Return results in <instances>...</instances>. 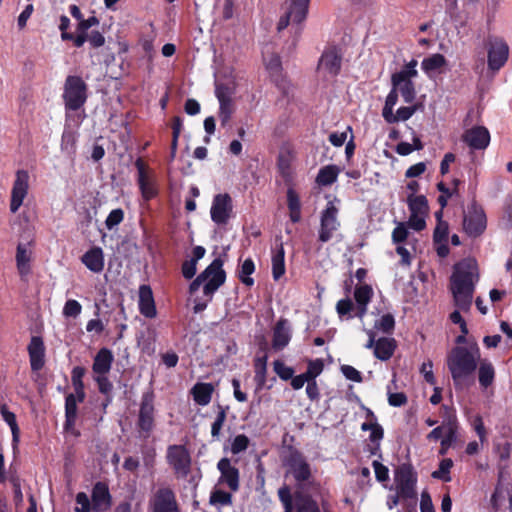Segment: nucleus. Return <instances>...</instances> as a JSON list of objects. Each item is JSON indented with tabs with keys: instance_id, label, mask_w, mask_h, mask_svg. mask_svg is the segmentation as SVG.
<instances>
[{
	"instance_id": "nucleus-56",
	"label": "nucleus",
	"mask_w": 512,
	"mask_h": 512,
	"mask_svg": "<svg viewBox=\"0 0 512 512\" xmlns=\"http://www.w3.org/2000/svg\"><path fill=\"white\" fill-rule=\"evenodd\" d=\"M82 311V306L77 300L70 299L68 300L63 308V314L66 317L76 318L80 315Z\"/></svg>"
},
{
	"instance_id": "nucleus-35",
	"label": "nucleus",
	"mask_w": 512,
	"mask_h": 512,
	"mask_svg": "<svg viewBox=\"0 0 512 512\" xmlns=\"http://www.w3.org/2000/svg\"><path fill=\"white\" fill-rule=\"evenodd\" d=\"M395 347L394 339L380 338L376 341L374 355L376 358L386 361L393 355Z\"/></svg>"
},
{
	"instance_id": "nucleus-45",
	"label": "nucleus",
	"mask_w": 512,
	"mask_h": 512,
	"mask_svg": "<svg viewBox=\"0 0 512 512\" xmlns=\"http://www.w3.org/2000/svg\"><path fill=\"white\" fill-rule=\"evenodd\" d=\"M423 145L419 139V137H413V145L408 142H400L397 144L395 151L401 156H407L411 154L414 150H421Z\"/></svg>"
},
{
	"instance_id": "nucleus-59",
	"label": "nucleus",
	"mask_w": 512,
	"mask_h": 512,
	"mask_svg": "<svg viewBox=\"0 0 512 512\" xmlns=\"http://www.w3.org/2000/svg\"><path fill=\"white\" fill-rule=\"evenodd\" d=\"M78 397L76 393L69 394L66 396L65 401V416H69L70 418H76L77 416V403Z\"/></svg>"
},
{
	"instance_id": "nucleus-42",
	"label": "nucleus",
	"mask_w": 512,
	"mask_h": 512,
	"mask_svg": "<svg viewBox=\"0 0 512 512\" xmlns=\"http://www.w3.org/2000/svg\"><path fill=\"white\" fill-rule=\"evenodd\" d=\"M408 207L411 213L413 214H422L426 215L428 212V203L427 199L423 195L413 196L410 195L407 199Z\"/></svg>"
},
{
	"instance_id": "nucleus-47",
	"label": "nucleus",
	"mask_w": 512,
	"mask_h": 512,
	"mask_svg": "<svg viewBox=\"0 0 512 512\" xmlns=\"http://www.w3.org/2000/svg\"><path fill=\"white\" fill-rule=\"evenodd\" d=\"M94 380L98 384L99 391L102 394L106 395V397H107V403L104 405L106 407L107 404L111 400L110 395H111V392L113 390V385L109 381V379L106 377V375H97V376L94 377Z\"/></svg>"
},
{
	"instance_id": "nucleus-12",
	"label": "nucleus",
	"mask_w": 512,
	"mask_h": 512,
	"mask_svg": "<svg viewBox=\"0 0 512 512\" xmlns=\"http://www.w3.org/2000/svg\"><path fill=\"white\" fill-rule=\"evenodd\" d=\"M168 463L179 477H186L190 472L191 458L184 446L172 445L167 449Z\"/></svg>"
},
{
	"instance_id": "nucleus-7",
	"label": "nucleus",
	"mask_w": 512,
	"mask_h": 512,
	"mask_svg": "<svg viewBox=\"0 0 512 512\" xmlns=\"http://www.w3.org/2000/svg\"><path fill=\"white\" fill-rule=\"evenodd\" d=\"M63 99L67 110H79L87 99L86 83L78 76H68L64 84Z\"/></svg>"
},
{
	"instance_id": "nucleus-32",
	"label": "nucleus",
	"mask_w": 512,
	"mask_h": 512,
	"mask_svg": "<svg viewBox=\"0 0 512 512\" xmlns=\"http://www.w3.org/2000/svg\"><path fill=\"white\" fill-rule=\"evenodd\" d=\"M294 159V154L290 146L284 145L281 147L278 156V169L284 178L291 176V164Z\"/></svg>"
},
{
	"instance_id": "nucleus-44",
	"label": "nucleus",
	"mask_w": 512,
	"mask_h": 512,
	"mask_svg": "<svg viewBox=\"0 0 512 512\" xmlns=\"http://www.w3.org/2000/svg\"><path fill=\"white\" fill-rule=\"evenodd\" d=\"M255 265L252 259H246L240 268L239 278L243 284L246 286H252L254 284L253 278L250 275L254 272Z\"/></svg>"
},
{
	"instance_id": "nucleus-60",
	"label": "nucleus",
	"mask_w": 512,
	"mask_h": 512,
	"mask_svg": "<svg viewBox=\"0 0 512 512\" xmlns=\"http://www.w3.org/2000/svg\"><path fill=\"white\" fill-rule=\"evenodd\" d=\"M341 372L348 380H351V381H354L357 383L362 382L361 373L357 369H355L353 366L342 365Z\"/></svg>"
},
{
	"instance_id": "nucleus-37",
	"label": "nucleus",
	"mask_w": 512,
	"mask_h": 512,
	"mask_svg": "<svg viewBox=\"0 0 512 512\" xmlns=\"http://www.w3.org/2000/svg\"><path fill=\"white\" fill-rule=\"evenodd\" d=\"M494 378L495 370L493 365L486 360L481 361L478 370V379L481 387H489L493 383Z\"/></svg>"
},
{
	"instance_id": "nucleus-24",
	"label": "nucleus",
	"mask_w": 512,
	"mask_h": 512,
	"mask_svg": "<svg viewBox=\"0 0 512 512\" xmlns=\"http://www.w3.org/2000/svg\"><path fill=\"white\" fill-rule=\"evenodd\" d=\"M462 140L473 150H483L490 143L489 130H465Z\"/></svg>"
},
{
	"instance_id": "nucleus-2",
	"label": "nucleus",
	"mask_w": 512,
	"mask_h": 512,
	"mask_svg": "<svg viewBox=\"0 0 512 512\" xmlns=\"http://www.w3.org/2000/svg\"><path fill=\"white\" fill-rule=\"evenodd\" d=\"M479 359L480 350L477 345L457 346L452 349L447 366L457 388L467 386L473 381Z\"/></svg>"
},
{
	"instance_id": "nucleus-27",
	"label": "nucleus",
	"mask_w": 512,
	"mask_h": 512,
	"mask_svg": "<svg viewBox=\"0 0 512 512\" xmlns=\"http://www.w3.org/2000/svg\"><path fill=\"white\" fill-rule=\"evenodd\" d=\"M373 296V290L369 285H361L355 288L354 298L357 303L355 316L363 319L367 312V305Z\"/></svg>"
},
{
	"instance_id": "nucleus-58",
	"label": "nucleus",
	"mask_w": 512,
	"mask_h": 512,
	"mask_svg": "<svg viewBox=\"0 0 512 512\" xmlns=\"http://www.w3.org/2000/svg\"><path fill=\"white\" fill-rule=\"evenodd\" d=\"M395 320L393 315L385 314L376 323L375 328L382 330L385 333H389L394 329Z\"/></svg>"
},
{
	"instance_id": "nucleus-17",
	"label": "nucleus",
	"mask_w": 512,
	"mask_h": 512,
	"mask_svg": "<svg viewBox=\"0 0 512 512\" xmlns=\"http://www.w3.org/2000/svg\"><path fill=\"white\" fill-rule=\"evenodd\" d=\"M29 188V174L25 170H18L16 179L13 184L11 192L10 210L16 213L23 203L24 198L28 193Z\"/></svg>"
},
{
	"instance_id": "nucleus-25",
	"label": "nucleus",
	"mask_w": 512,
	"mask_h": 512,
	"mask_svg": "<svg viewBox=\"0 0 512 512\" xmlns=\"http://www.w3.org/2000/svg\"><path fill=\"white\" fill-rule=\"evenodd\" d=\"M139 310L147 318H154L156 316L153 292L149 285H141L139 287Z\"/></svg>"
},
{
	"instance_id": "nucleus-48",
	"label": "nucleus",
	"mask_w": 512,
	"mask_h": 512,
	"mask_svg": "<svg viewBox=\"0 0 512 512\" xmlns=\"http://www.w3.org/2000/svg\"><path fill=\"white\" fill-rule=\"evenodd\" d=\"M452 466L453 462L451 459H443L440 462L439 469L432 473V477L436 479H442L446 482L450 481L451 478L448 476V474Z\"/></svg>"
},
{
	"instance_id": "nucleus-51",
	"label": "nucleus",
	"mask_w": 512,
	"mask_h": 512,
	"mask_svg": "<svg viewBox=\"0 0 512 512\" xmlns=\"http://www.w3.org/2000/svg\"><path fill=\"white\" fill-rule=\"evenodd\" d=\"M250 440L244 434L237 435L231 443V452L234 455H237L243 451H245L249 446Z\"/></svg>"
},
{
	"instance_id": "nucleus-23",
	"label": "nucleus",
	"mask_w": 512,
	"mask_h": 512,
	"mask_svg": "<svg viewBox=\"0 0 512 512\" xmlns=\"http://www.w3.org/2000/svg\"><path fill=\"white\" fill-rule=\"evenodd\" d=\"M266 67L269 70L271 76L274 78L277 86L282 91L283 95L286 97L293 96L294 87L284 79L278 81V77L280 76L279 73L281 70L280 57L278 55H272L269 60L266 61Z\"/></svg>"
},
{
	"instance_id": "nucleus-28",
	"label": "nucleus",
	"mask_w": 512,
	"mask_h": 512,
	"mask_svg": "<svg viewBox=\"0 0 512 512\" xmlns=\"http://www.w3.org/2000/svg\"><path fill=\"white\" fill-rule=\"evenodd\" d=\"M113 354L107 348H101L96 356L92 365L93 372L97 375H106L112 366Z\"/></svg>"
},
{
	"instance_id": "nucleus-1",
	"label": "nucleus",
	"mask_w": 512,
	"mask_h": 512,
	"mask_svg": "<svg viewBox=\"0 0 512 512\" xmlns=\"http://www.w3.org/2000/svg\"><path fill=\"white\" fill-rule=\"evenodd\" d=\"M478 279L477 265L473 260L466 259L455 265L451 276V292L454 304L459 310H470Z\"/></svg>"
},
{
	"instance_id": "nucleus-11",
	"label": "nucleus",
	"mask_w": 512,
	"mask_h": 512,
	"mask_svg": "<svg viewBox=\"0 0 512 512\" xmlns=\"http://www.w3.org/2000/svg\"><path fill=\"white\" fill-rule=\"evenodd\" d=\"M398 100V92L393 88L388 94L383 108V117L388 123H396L409 119L416 110V106L400 107L394 113V107Z\"/></svg>"
},
{
	"instance_id": "nucleus-20",
	"label": "nucleus",
	"mask_w": 512,
	"mask_h": 512,
	"mask_svg": "<svg viewBox=\"0 0 512 512\" xmlns=\"http://www.w3.org/2000/svg\"><path fill=\"white\" fill-rule=\"evenodd\" d=\"M221 473L220 481L225 483L229 489L236 492L239 489V470L231 464L228 458H222L217 464Z\"/></svg>"
},
{
	"instance_id": "nucleus-52",
	"label": "nucleus",
	"mask_w": 512,
	"mask_h": 512,
	"mask_svg": "<svg viewBox=\"0 0 512 512\" xmlns=\"http://www.w3.org/2000/svg\"><path fill=\"white\" fill-rule=\"evenodd\" d=\"M354 310H356V308L354 307V304L350 299H341L336 304V311L339 317L341 318L346 315L348 316L347 319L352 318L353 315L351 314V312Z\"/></svg>"
},
{
	"instance_id": "nucleus-64",
	"label": "nucleus",
	"mask_w": 512,
	"mask_h": 512,
	"mask_svg": "<svg viewBox=\"0 0 512 512\" xmlns=\"http://www.w3.org/2000/svg\"><path fill=\"white\" fill-rule=\"evenodd\" d=\"M420 512H435L431 496L427 491L421 494Z\"/></svg>"
},
{
	"instance_id": "nucleus-21",
	"label": "nucleus",
	"mask_w": 512,
	"mask_h": 512,
	"mask_svg": "<svg viewBox=\"0 0 512 512\" xmlns=\"http://www.w3.org/2000/svg\"><path fill=\"white\" fill-rule=\"evenodd\" d=\"M92 508L98 512L107 511L111 507V495L108 486L103 482H97L92 489Z\"/></svg>"
},
{
	"instance_id": "nucleus-26",
	"label": "nucleus",
	"mask_w": 512,
	"mask_h": 512,
	"mask_svg": "<svg viewBox=\"0 0 512 512\" xmlns=\"http://www.w3.org/2000/svg\"><path fill=\"white\" fill-rule=\"evenodd\" d=\"M44 343L41 337L33 336L28 345L30 364L33 371L41 369L44 365Z\"/></svg>"
},
{
	"instance_id": "nucleus-19",
	"label": "nucleus",
	"mask_w": 512,
	"mask_h": 512,
	"mask_svg": "<svg viewBox=\"0 0 512 512\" xmlns=\"http://www.w3.org/2000/svg\"><path fill=\"white\" fill-rule=\"evenodd\" d=\"M32 243L29 239L25 242L20 241L16 249V266L21 277L27 276L31 271L30 262L32 259Z\"/></svg>"
},
{
	"instance_id": "nucleus-49",
	"label": "nucleus",
	"mask_w": 512,
	"mask_h": 512,
	"mask_svg": "<svg viewBox=\"0 0 512 512\" xmlns=\"http://www.w3.org/2000/svg\"><path fill=\"white\" fill-rule=\"evenodd\" d=\"M226 420V410L219 406V411L214 422L211 425V435L213 438L218 439L220 436L221 429Z\"/></svg>"
},
{
	"instance_id": "nucleus-46",
	"label": "nucleus",
	"mask_w": 512,
	"mask_h": 512,
	"mask_svg": "<svg viewBox=\"0 0 512 512\" xmlns=\"http://www.w3.org/2000/svg\"><path fill=\"white\" fill-rule=\"evenodd\" d=\"M210 504L229 506L232 504V495L223 490H215L210 495Z\"/></svg>"
},
{
	"instance_id": "nucleus-8",
	"label": "nucleus",
	"mask_w": 512,
	"mask_h": 512,
	"mask_svg": "<svg viewBox=\"0 0 512 512\" xmlns=\"http://www.w3.org/2000/svg\"><path fill=\"white\" fill-rule=\"evenodd\" d=\"M395 483L403 499L416 498L417 475L410 464H402L395 470Z\"/></svg>"
},
{
	"instance_id": "nucleus-9",
	"label": "nucleus",
	"mask_w": 512,
	"mask_h": 512,
	"mask_svg": "<svg viewBox=\"0 0 512 512\" xmlns=\"http://www.w3.org/2000/svg\"><path fill=\"white\" fill-rule=\"evenodd\" d=\"M151 512H180L174 491L168 486L159 487L149 500Z\"/></svg>"
},
{
	"instance_id": "nucleus-33",
	"label": "nucleus",
	"mask_w": 512,
	"mask_h": 512,
	"mask_svg": "<svg viewBox=\"0 0 512 512\" xmlns=\"http://www.w3.org/2000/svg\"><path fill=\"white\" fill-rule=\"evenodd\" d=\"M272 275L274 280H279L285 273V250L280 243L272 253Z\"/></svg>"
},
{
	"instance_id": "nucleus-4",
	"label": "nucleus",
	"mask_w": 512,
	"mask_h": 512,
	"mask_svg": "<svg viewBox=\"0 0 512 512\" xmlns=\"http://www.w3.org/2000/svg\"><path fill=\"white\" fill-rule=\"evenodd\" d=\"M223 261L216 258L212 263L190 284V292H196L204 283L203 292L211 296L225 282L226 274L223 270Z\"/></svg>"
},
{
	"instance_id": "nucleus-10",
	"label": "nucleus",
	"mask_w": 512,
	"mask_h": 512,
	"mask_svg": "<svg viewBox=\"0 0 512 512\" xmlns=\"http://www.w3.org/2000/svg\"><path fill=\"white\" fill-rule=\"evenodd\" d=\"M154 394L145 392L141 398L138 427L143 437L147 438L154 427Z\"/></svg>"
},
{
	"instance_id": "nucleus-3",
	"label": "nucleus",
	"mask_w": 512,
	"mask_h": 512,
	"mask_svg": "<svg viewBox=\"0 0 512 512\" xmlns=\"http://www.w3.org/2000/svg\"><path fill=\"white\" fill-rule=\"evenodd\" d=\"M285 466L287 467V473L292 475L296 482L298 493L318 490L310 464L300 452L292 451L285 461Z\"/></svg>"
},
{
	"instance_id": "nucleus-34",
	"label": "nucleus",
	"mask_w": 512,
	"mask_h": 512,
	"mask_svg": "<svg viewBox=\"0 0 512 512\" xmlns=\"http://www.w3.org/2000/svg\"><path fill=\"white\" fill-rule=\"evenodd\" d=\"M446 60L441 54H433L422 61L421 67L430 77L441 73Z\"/></svg>"
},
{
	"instance_id": "nucleus-39",
	"label": "nucleus",
	"mask_w": 512,
	"mask_h": 512,
	"mask_svg": "<svg viewBox=\"0 0 512 512\" xmlns=\"http://www.w3.org/2000/svg\"><path fill=\"white\" fill-rule=\"evenodd\" d=\"M339 169L335 165H328L318 172L316 182L321 186H329L337 180Z\"/></svg>"
},
{
	"instance_id": "nucleus-6",
	"label": "nucleus",
	"mask_w": 512,
	"mask_h": 512,
	"mask_svg": "<svg viewBox=\"0 0 512 512\" xmlns=\"http://www.w3.org/2000/svg\"><path fill=\"white\" fill-rule=\"evenodd\" d=\"M417 61H410L401 71L392 75L393 88L401 94L406 103H412L415 98V88L412 79L418 74Z\"/></svg>"
},
{
	"instance_id": "nucleus-36",
	"label": "nucleus",
	"mask_w": 512,
	"mask_h": 512,
	"mask_svg": "<svg viewBox=\"0 0 512 512\" xmlns=\"http://www.w3.org/2000/svg\"><path fill=\"white\" fill-rule=\"evenodd\" d=\"M0 413L3 420L9 425L11 429L13 446L16 447L20 436V429L16 421V416L13 412L8 410L5 404L0 406Z\"/></svg>"
},
{
	"instance_id": "nucleus-61",
	"label": "nucleus",
	"mask_w": 512,
	"mask_h": 512,
	"mask_svg": "<svg viewBox=\"0 0 512 512\" xmlns=\"http://www.w3.org/2000/svg\"><path fill=\"white\" fill-rule=\"evenodd\" d=\"M408 237V230L403 223H399L392 232V240L394 243H402Z\"/></svg>"
},
{
	"instance_id": "nucleus-31",
	"label": "nucleus",
	"mask_w": 512,
	"mask_h": 512,
	"mask_svg": "<svg viewBox=\"0 0 512 512\" xmlns=\"http://www.w3.org/2000/svg\"><path fill=\"white\" fill-rule=\"evenodd\" d=\"M214 387L211 383H197L193 386L191 393L194 401L201 406L210 403Z\"/></svg>"
},
{
	"instance_id": "nucleus-22",
	"label": "nucleus",
	"mask_w": 512,
	"mask_h": 512,
	"mask_svg": "<svg viewBox=\"0 0 512 512\" xmlns=\"http://www.w3.org/2000/svg\"><path fill=\"white\" fill-rule=\"evenodd\" d=\"M135 166L138 171V184H139L141 193L146 200H149V199L153 198L156 194L153 180L148 172V169H147L145 163L141 159L136 160Z\"/></svg>"
},
{
	"instance_id": "nucleus-14",
	"label": "nucleus",
	"mask_w": 512,
	"mask_h": 512,
	"mask_svg": "<svg viewBox=\"0 0 512 512\" xmlns=\"http://www.w3.org/2000/svg\"><path fill=\"white\" fill-rule=\"evenodd\" d=\"M233 211L232 198L229 194L215 195L210 214L211 219L218 225H225L231 217Z\"/></svg>"
},
{
	"instance_id": "nucleus-53",
	"label": "nucleus",
	"mask_w": 512,
	"mask_h": 512,
	"mask_svg": "<svg viewBox=\"0 0 512 512\" xmlns=\"http://www.w3.org/2000/svg\"><path fill=\"white\" fill-rule=\"evenodd\" d=\"M219 105L220 123L222 126H226L234 111L233 101H226L224 103H219Z\"/></svg>"
},
{
	"instance_id": "nucleus-15",
	"label": "nucleus",
	"mask_w": 512,
	"mask_h": 512,
	"mask_svg": "<svg viewBox=\"0 0 512 512\" xmlns=\"http://www.w3.org/2000/svg\"><path fill=\"white\" fill-rule=\"evenodd\" d=\"M341 68V55L335 49L326 50L318 63V75L326 80L334 78Z\"/></svg>"
},
{
	"instance_id": "nucleus-63",
	"label": "nucleus",
	"mask_w": 512,
	"mask_h": 512,
	"mask_svg": "<svg viewBox=\"0 0 512 512\" xmlns=\"http://www.w3.org/2000/svg\"><path fill=\"white\" fill-rule=\"evenodd\" d=\"M448 236V225L445 222L439 221L435 230H434V241L435 242H443L446 240Z\"/></svg>"
},
{
	"instance_id": "nucleus-57",
	"label": "nucleus",
	"mask_w": 512,
	"mask_h": 512,
	"mask_svg": "<svg viewBox=\"0 0 512 512\" xmlns=\"http://www.w3.org/2000/svg\"><path fill=\"white\" fill-rule=\"evenodd\" d=\"M76 503L77 507L75 508L76 512H91L92 508V500L90 501L87 494L84 492H79L76 495Z\"/></svg>"
},
{
	"instance_id": "nucleus-41",
	"label": "nucleus",
	"mask_w": 512,
	"mask_h": 512,
	"mask_svg": "<svg viewBox=\"0 0 512 512\" xmlns=\"http://www.w3.org/2000/svg\"><path fill=\"white\" fill-rule=\"evenodd\" d=\"M297 512H320L317 502L308 492L298 493L296 496Z\"/></svg>"
},
{
	"instance_id": "nucleus-62",
	"label": "nucleus",
	"mask_w": 512,
	"mask_h": 512,
	"mask_svg": "<svg viewBox=\"0 0 512 512\" xmlns=\"http://www.w3.org/2000/svg\"><path fill=\"white\" fill-rule=\"evenodd\" d=\"M425 215L422 214H410L408 225L416 231H421L425 228L426 223L424 219Z\"/></svg>"
},
{
	"instance_id": "nucleus-29",
	"label": "nucleus",
	"mask_w": 512,
	"mask_h": 512,
	"mask_svg": "<svg viewBox=\"0 0 512 512\" xmlns=\"http://www.w3.org/2000/svg\"><path fill=\"white\" fill-rule=\"evenodd\" d=\"M83 264L92 272L100 273L104 268V255L100 247H93L82 256Z\"/></svg>"
},
{
	"instance_id": "nucleus-50",
	"label": "nucleus",
	"mask_w": 512,
	"mask_h": 512,
	"mask_svg": "<svg viewBox=\"0 0 512 512\" xmlns=\"http://www.w3.org/2000/svg\"><path fill=\"white\" fill-rule=\"evenodd\" d=\"M323 362L320 359L311 360L308 363V367L304 375L308 378L309 381H315V378L321 374L323 371Z\"/></svg>"
},
{
	"instance_id": "nucleus-5",
	"label": "nucleus",
	"mask_w": 512,
	"mask_h": 512,
	"mask_svg": "<svg viewBox=\"0 0 512 512\" xmlns=\"http://www.w3.org/2000/svg\"><path fill=\"white\" fill-rule=\"evenodd\" d=\"M310 0H286L284 13L280 17L277 30L282 31L288 25H292L295 33H300L299 25L306 19Z\"/></svg>"
},
{
	"instance_id": "nucleus-30",
	"label": "nucleus",
	"mask_w": 512,
	"mask_h": 512,
	"mask_svg": "<svg viewBox=\"0 0 512 512\" xmlns=\"http://www.w3.org/2000/svg\"><path fill=\"white\" fill-rule=\"evenodd\" d=\"M291 339L290 329L288 322L285 319H280L273 331L272 346L276 350H281L286 347Z\"/></svg>"
},
{
	"instance_id": "nucleus-54",
	"label": "nucleus",
	"mask_w": 512,
	"mask_h": 512,
	"mask_svg": "<svg viewBox=\"0 0 512 512\" xmlns=\"http://www.w3.org/2000/svg\"><path fill=\"white\" fill-rule=\"evenodd\" d=\"M124 219V212L121 208L112 210L105 220L107 229L111 230L119 225Z\"/></svg>"
},
{
	"instance_id": "nucleus-55",
	"label": "nucleus",
	"mask_w": 512,
	"mask_h": 512,
	"mask_svg": "<svg viewBox=\"0 0 512 512\" xmlns=\"http://www.w3.org/2000/svg\"><path fill=\"white\" fill-rule=\"evenodd\" d=\"M274 371L282 380H289L294 375L293 368L286 366L282 361L276 360L273 363Z\"/></svg>"
},
{
	"instance_id": "nucleus-40",
	"label": "nucleus",
	"mask_w": 512,
	"mask_h": 512,
	"mask_svg": "<svg viewBox=\"0 0 512 512\" xmlns=\"http://www.w3.org/2000/svg\"><path fill=\"white\" fill-rule=\"evenodd\" d=\"M444 436L441 440L443 448L449 447L456 440L457 420L455 416H449L444 423Z\"/></svg>"
},
{
	"instance_id": "nucleus-43",
	"label": "nucleus",
	"mask_w": 512,
	"mask_h": 512,
	"mask_svg": "<svg viewBox=\"0 0 512 512\" xmlns=\"http://www.w3.org/2000/svg\"><path fill=\"white\" fill-rule=\"evenodd\" d=\"M234 92V86L231 82L220 83L216 82L215 94L219 103L226 101H232V95Z\"/></svg>"
},
{
	"instance_id": "nucleus-13",
	"label": "nucleus",
	"mask_w": 512,
	"mask_h": 512,
	"mask_svg": "<svg viewBox=\"0 0 512 512\" xmlns=\"http://www.w3.org/2000/svg\"><path fill=\"white\" fill-rule=\"evenodd\" d=\"M338 209L332 202H329L326 209L321 214L319 240L323 243L328 242L333 237V233L338 230L340 223L337 219Z\"/></svg>"
},
{
	"instance_id": "nucleus-38",
	"label": "nucleus",
	"mask_w": 512,
	"mask_h": 512,
	"mask_svg": "<svg viewBox=\"0 0 512 512\" xmlns=\"http://www.w3.org/2000/svg\"><path fill=\"white\" fill-rule=\"evenodd\" d=\"M85 368L76 366L71 372V381L74 388V392L78 397V401L82 402L85 398L84 383L82 378L85 375Z\"/></svg>"
},
{
	"instance_id": "nucleus-18",
	"label": "nucleus",
	"mask_w": 512,
	"mask_h": 512,
	"mask_svg": "<svg viewBox=\"0 0 512 512\" xmlns=\"http://www.w3.org/2000/svg\"><path fill=\"white\" fill-rule=\"evenodd\" d=\"M508 45L501 39L490 40L488 49V66L491 70H499L507 61Z\"/></svg>"
},
{
	"instance_id": "nucleus-16",
	"label": "nucleus",
	"mask_w": 512,
	"mask_h": 512,
	"mask_svg": "<svg viewBox=\"0 0 512 512\" xmlns=\"http://www.w3.org/2000/svg\"><path fill=\"white\" fill-rule=\"evenodd\" d=\"M463 227L465 232L471 237H477L482 234L486 228L484 211L476 205H472L464 216Z\"/></svg>"
}]
</instances>
